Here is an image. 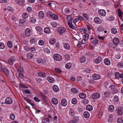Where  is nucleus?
Wrapping results in <instances>:
<instances>
[{"label":"nucleus","instance_id":"1","mask_svg":"<svg viewBox=\"0 0 123 123\" xmlns=\"http://www.w3.org/2000/svg\"><path fill=\"white\" fill-rule=\"evenodd\" d=\"M17 59V57L15 56H13L9 58L8 60L9 63L10 65H12L14 61H15Z\"/></svg>","mask_w":123,"mask_h":123},{"label":"nucleus","instance_id":"2","mask_svg":"<svg viewBox=\"0 0 123 123\" xmlns=\"http://www.w3.org/2000/svg\"><path fill=\"white\" fill-rule=\"evenodd\" d=\"M53 57L55 60L57 61H60L62 60V56L58 54H55L54 55Z\"/></svg>","mask_w":123,"mask_h":123},{"label":"nucleus","instance_id":"3","mask_svg":"<svg viewBox=\"0 0 123 123\" xmlns=\"http://www.w3.org/2000/svg\"><path fill=\"white\" fill-rule=\"evenodd\" d=\"M73 23H74V20L73 18H72V19L68 22V24L69 27L71 29H74V28L73 24Z\"/></svg>","mask_w":123,"mask_h":123},{"label":"nucleus","instance_id":"4","mask_svg":"<svg viewBox=\"0 0 123 123\" xmlns=\"http://www.w3.org/2000/svg\"><path fill=\"white\" fill-rule=\"evenodd\" d=\"M94 21L96 23L98 24H100L102 23V21L99 17H95L94 19Z\"/></svg>","mask_w":123,"mask_h":123},{"label":"nucleus","instance_id":"5","mask_svg":"<svg viewBox=\"0 0 123 123\" xmlns=\"http://www.w3.org/2000/svg\"><path fill=\"white\" fill-rule=\"evenodd\" d=\"M66 28L62 27H60L58 29V32L61 35H62V33L65 32L66 31Z\"/></svg>","mask_w":123,"mask_h":123},{"label":"nucleus","instance_id":"6","mask_svg":"<svg viewBox=\"0 0 123 123\" xmlns=\"http://www.w3.org/2000/svg\"><path fill=\"white\" fill-rule=\"evenodd\" d=\"M100 96V94L99 93H95L92 94V98L94 99L99 98Z\"/></svg>","mask_w":123,"mask_h":123},{"label":"nucleus","instance_id":"7","mask_svg":"<svg viewBox=\"0 0 123 123\" xmlns=\"http://www.w3.org/2000/svg\"><path fill=\"white\" fill-rule=\"evenodd\" d=\"M113 43L114 45H118L119 43V40L117 38H114L113 39Z\"/></svg>","mask_w":123,"mask_h":123},{"label":"nucleus","instance_id":"8","mask_svg":"<svg viewBox=\"0 0 123 123\" xmlns=\"http://www.w3.org/2000/svg\"><path fill=\"white\" fill-rule=\"evenodd\" d=\"M98 12L100 15L102 16H104L106 14V12L104 10H99Z\"/></svg>","mask_w":123,"mask_h":123},{"label":"nucleus","instance_id":"9","mask_svg":"<svg viewBox=\"0 0 123 123\" xmlns=\"http://www.w3.org/2000/svg\"><path fill=\"white\" fill-rule=\"evenodd\" d=\"M92 39L93 40L92 41V43L93 44L95 45L98 43V41L97 39L94 38H91L90 39V40H92Z\"/></svg>","mask_w":123,"mask_h":123},{"label":"nucleus","instance_id":"10","mask_svg":"<svg viewBox=\"0 0 123 123\" xmlns=\"http://www.w3.org/2000/svg\"><path fill=\"white\" fill-rule=\"evenodd\" d=\"M92 77L93 79L95 80H98L101 78V76L99 75L96 74H93Z\"/></svg>","mask_w":123,"mask_h":123},{"label":"nucleus","instance_id":"11","mask_svg":"<svg viewBox=\"0 0 123 123\" xmlns=\"http://www.w3.org/2000/svg\"><path fill=\"white\" fill-rule=\"evenodd\" d=\"M5 102L7 104H11L12 102V100L10 98H7L5 100Z\"/></svg>","mask_w":123,"mask_h":123},{"label":"nucleus","instance_id":"12","mask_svg":"<svg viewBox=\"0 0 123 123\" xmlns=\"http://www.w3.org/2000/svg\"><path fill=\"white\" fill-rule=\"evenodd\" d=\"M123 107L122 106L118 107L117 111V113L118 115H121L122 114V110Z\"/></svg>","mask_w":123,"mask_h":123},{"label":"nucleus","instance_id":"13","mask_svg":"<svg viewBox=\"0 0 123 123\" xmlns=\"http://www.w3.org/2000/svg\"><path fill=\"white\" fill-rule=\"evenodd\" d=\"M30 31L29 28H27L25 31V35L27 37H29L30 35Z\"/></svg>","mask_w":123,"mask_h":123},{"label":"nucleus","instance_id":"14","mask_svg":"<svg viewBox=\"0 0 123 123\" xmlns=\"http://www.w3.org/2000/svg\"><path fill=\"white\" fill-rule=\"evenodd\" d=\"M111 95L110 92L109 91H106L104 93V95L105 97L107 98L109 97Z\"/></svg>","mask_w":123,"mask_h":123},{"label":"nucleus","instance_id":"15","mask_svg":"<svg viewBox=\"0 0 123 123\" xmlns=\"http://www.w3.org/2000/svg\"><path fill=\"white\" fill-rule=\"evenodd\" d=\"M53 104L56 105L58 103V100L57 99L55 98H53L51 100Z\"/></svg>","mask_w":123,"mask_h":123},{"label":"nucleus","instance_id":"16","mask_svg":"<svg viewBox=\"0 0 123 123\" xmlns=\"http://www.w3.org/2000/svg\"><path fill=\"white\" fill-rule=\"evenodd\" d=\"M67 101L65 99L63 98L62 99L61 101V104L63 106H66L67 105Z\"/></svg>","mask_w":123,"mask_h":123},{"label":"nucleus","instance_id":"17","mask_svg":"<svg viewBox=\"0 0 123 123\" xmlns=\"http://www.w3.org/2000/svg\"><path fill=\"white\" fill-rule=\"evenodd\" d=\"M69 114L71 116H73L75 112L74 110L72 108H71L70 109L69 111Z\"/></svg>","mask_w":123,"mask_h":123},{"label":"nucleus","instance_id":"18","mask_svg":"<svg viewBox=\"0 0 123 123\" xmlns=\"http://www.w3.org/2000/svg\"><path fill=\"white\" fill-rule=\"evenodd\" d=\"M2 71L6 75H8L9 74V71L8 70L6 67H4L3 69H2Z\"/></svg>","mask_w":123,"mask_h":123},{"label":"nucleus","instance_id":"19","mask_svg":"<svg viewBox=\"0 0 123 123\" xmlns=\"http://www.w3.org/2000/svg\"><path fill=\"white\" fill-rule=\"evenodd\" d=\"M52 88L54 91L55 92H57L59 91V88L56 85H54L53 86Z\"/></svg>","mask_w":123,"mask_h":123},{"label":"nucleus","instance_id":"20","mask_svg":"<svg viewBox=\"0 0 123 123\" xmlns=\"http://www.w3.org/2000/svg\"><path fill=\"white\" fill-rule=\"evenodd\" d=\"M44 31L46 33L48 34L50 32V30L49 27H46L44 29Z\"/></svg>","mask_w":123,"mask_h":123},{"label":"nucleus","instance_id":"21","mask_svg":"<svg viewBox=\"0 0 123 123\" xmlns=\"http://www.w3.org/2000/svg\"><path fill=\"white\" fill-rule=\"evenodd\" d=\"M64 47L67 50H69L70 48L69 44L68 43H66L64 44Z\"/></svg>","mask_w":123,"mask_h":123},{"label":"nucleus","instance_id":"22","mask_svg":"<svg viewBox=\"0 0 123 123\" xmlns=\"http://www.w3.org/2000/svg\"><path fill=\"white\" fill-rule=\"evenodd\" d=\"M40 96H41L42 100L44 102H45L47 99L46 96L43 94H41Z\"/></svg>","mask_w":123,"mask_h":123},{"label":"nucleus","instance_id":"23","mask_svg":"<svg viewBox=\"0 0 123 123\" xmlns=\"http://www.w3.org/2000/svg\"><path fill=\"white\" fill-rule=\"evenodd\" d=\"M34 56V55L31 53L28 54L26 56L27 58L29 59H32Z\"/></svg>","mask_w":123,"mask_h":123},{"label":"nucleus","instance_id":"24","mask_svg":"<svg viewBox=\"0 0 123 123\" xmlns=\"http://www.w3.org/2000/svg\"><path fill=\"white\" fill-rule=\"evenodd\" d=\"M83 115L84 117L86 118H87L89 117L90 115L89 113L87 111H85L83 114Z\"/></svg>","mask_w":123,"mask_h":123},{"label":"nucleus","instance_id":"25","mask_svg":"<svg viewBox=\"0 0 123 123\" xmlns=\"http://www.w3.org/2000/svg\"><path fill=\"white\" fill-rule=\"evenodd\" d=\"M104 62L106 65H109L110 64V60L107 58H106L104 59Z\"/></svg>","mask_w":123,"mask_h":123},{"label":"nucleus","instance_id":"26","mask_svg":"<svg viewBox=\"0 0 123 123\" xmlns=\"http://www.w3.org/2000/svg\"><path fill=\"white\" fill-rule=\"evenodd\" d=\"M39 17L40 18H43L44 17L43 12L42 11H40L38 13Z\"/></svg>","mask_w":123,"mask_h":123},{"label":"nucleus","instance_id":"27","mask_svg":"<svg viewBox=\"0 0 123 123\" xmlns=\"http://www.w3.org/2000/svg\"><path fill=\"white\" fill-rule=\"evenodd\" d=\"M102 60V58L101 57H98L95 60V62L96 63H99Z\"/></svg>","mask_w":123,"mask_h":123},{"label":"nucleus","instance_id":"28","mask_svg":"<svg viewBox=\"0 0 123 123\" xmlns=\"http://www.w3.org/2000/svg\"><path fill=\"white\" fill-rule=\"evenodd\" d=\"M38 76L43 77H45L46 76V74L43 72L38 73Z\"/></svg>","mask_w":123,"mask_h":123},{"label":"nucleus","instance_id":"29","mask_svg":"<svg viewBox=\"0 0 123 123\" xmlns=\"http://www.w3.org/2000/svg\"><path fill=\"white\" fill-rule=\"evenodd\" d=\"M47 80L50 83L53 82L54 81V79L51 77H48L47 78Z\"/></svg>","mask_w":123,"mask_h":123},{"label":"nucleus","instance_id":"30","mask_svg":"<svg viewBox=\"0 0 123 123\" xmlns=\"http://www.w3.org/2000/svg\"><path fill=\"white\" fill-rule=\"evenodd\" d=\"M72 66V64L71 63H67L65 65L66 68L67 69L70 68Z\"/></svg>","mask_w":123,"mask_h":123},{"label":"nucleus","instance_id":"31","mask_svg":"<svg viewBox=\"0 0 123 123\" xmlns=\"http://www.w3.org/2000/svg\"><path fill=\"white\" fill-rule=\"evenodd\" d=\"M79 96L80 98H84L86 97V95L85 93H81L79 94Z\"/></svg>","mask_w":123,"mask_h":123},{"label":"nucleus","instance_id":"32","mask_svg":"<svg viewBox=\"0 0 123 123\" xmlns=\"http://www.w3.org/2000/svg\"><path fill=\"white\" fill-rule=\"evenodd\" d=\"M109 111L111 112L114 111V106L113 105H110L108 107V108Z\"/></svg>","mask_w":123,"mask_h":123},{"label":"nucleus","instance_id":"33","mask_svg":"<svg viewBox=\"0 0 123 123\" xmlns=\"http://www.w3.org/2000/svg\"><path fill=\"white\" fill-rule=\"evenodd\" d=\"M71 91L72 92L74 93H76L78 92V90L74 88H72L71 89Z\"/></svg>","mask_w":123,"mask_h":123},{"label":"nucleus","instance_id":"34","mask_svg":"<svg viewBox=\"0 0 123 123\" xmlns=\"http://www.w3.org/2000/svg\"><path fill=\"white\" fill-rule=\"evenodd\" d=\"M92 107L91 105H88L86 106V109L88 110L91 111L92 110Z\"/></svg>","mask_w":123,"mask_h":123},{"label":"nucleus","instance_id":"35","mask_svg":"<svg viewBox=\"0 0 123 123\" xmlns=\"http://www.w3.org/2000/svg\"><path fill=\"white\" fill-rule=\"evenodd\" d=\"M17 70L18 72L20 73H23V68L20 66H19L18 67Z\"/></svg>","mask_w":123,"mask_h":123},{"label":"nucleus","instance_id":"36","mask_svg":"<svg viewBox=\"0 0 123 123\" xmlns=\"http://www.w3.org/2000/svg\"><path fill=\"white\" fill-rule=\"evenodd\" d=\"M52 18L54 20H57L58 18V16L55 14H53L51 16Z\"/></svg>","mask_w":123,"mask_h":123},{"label":"nucleus","instance_id":"37","mask_svg":"<svg viewBox=\"0 0 123 123\" xmlns=\"http://www.w3.org/2000/svg\"><path fill=\"white\" fill-rule=\"evenodd\" d=\"M56 42V40L53 38L51 39L49 41V42L51 44H54Z\"/></svg>","mask_w":123,"mask_h":123},{"label":"nucleus","instance_id":"38","mask_svg":"<svg viewBox=\"0 0 123 123\" xmlns=\"http://www.w3.org/2000/svg\"><path fill=\"white\" fill-rule=\"evenodd\" d=\"M86 58L84 56H82L80 59V60L81 63H83L86 61Z\"/></svg>","mask_w":123,"mask_h":123},{"label":"nucleus","instance_id":"39","mask_svg":"<svg viewBox=\"0 0 123 123\" xmlns=\"http://www.w3.org/2000/svg\"><path fill=\"white\" fill-rule=\"evenodd\" d=\"M71 102L72 104H75L77 102V100L76 98H74L72 100Z\"/></svg>","mask_w":123,"mask_h":123},{"label":"nucleus","instance_id":"40","mask_svg":"<svg viewBox=\"0 0 123 123\" xmlns=\"http://www.w3.org/2000/svg\"><path fill=\"white\" fill-rule=\"evenodd\" d=\"M22 16L23 18L25 19L27 18L28 16V14L27 13H23Z\"/></svg>","mask_w":123,"mask_h":123},{"label":"nucleus","instance_id":"41","mask_svg":"<svg viewBox=\"0 0 123 123\" xmlns=\"http://www.w3.org/2000/svg\"><path fill=\"white\" fill-rule=\"evenodd\" d=\"M83 16L86 20H87L89 19V17L87 15L86 13H84Z\"/></svg>","mask_w":123,"mask_h":123},{"label":"nucleus","instance_id":"42","mask_svg":"<svg viewBox=\"0 0 123 123\" xmlns=\"http://www.w3.org/2000/svg\"><path fill=\"white\" fill-rule=\"evenodd\" d=\"M118 97L117 96H115L113 99V101L114 102H116L118 101Z\"/></svg>","mask_w":123,"mask_h":123},{"label":"nucleus","instance_id":"43","mask_svg":"<svg viewBox=\"0 0 123 123\" xmlns=\"http://www.w3.org/2000/svg\"><path fill=\"white\" fill-rule=\"evenodd\" d=\"M118 13L119 16V17H121L123 14V12L120 9H118Z\"/></svg>","mask_w":123,"mask_h":123},{"label":"nucleus","instance_id":"44","mask_svg":"<svg viewBox=\"0 0 123 123\" xmlns=\"http://www.w3.org/2000/svg\"><path fill=\"white\" fill-rule=\"evenodd\" d=\"M38 43L41 45H43L44 44V42L42 40H40L39 41Z\"/></svg>","mask_w":123,"mask_h":123},{"label":"nucleus","instance_id":"45","mask_svg":"<svg viewBox=\"0 0 123 123\" xmlns=\"http://www.w3.org/2000/svg\"><path fill=\"white\" fill-rule=\"evenodd\" d=\"M7 44L9 48H11L12 47V43L10 41H9L8 42Z\"/></svg>","mask_w":123,"mask_h":123},{"label":"nucleus","instance_id":"46","mask_svg":"<svg viewBox=\"0 0 123 123\" xmlns=\"http://www.w3.org/2000/svg\"><path fill=\"white\" fill-rule=\"evenodd\" d=\"M117 123H123L122 119L121 117H119L117 119Z\"/></svg>","mask_w":123,"mask_h":123},{"label":"nucleus","instance_id":"47","mask_svg":"<svg viewBox=\"0 0 123 123\" xmlns=\"http://www.w3.org/2000/svg\"><path fill=\"white\" fill-rule=\"evenodd\" d=\"M117 66L119 68L123 67V63L121 62L118 63L117 64Z\"/></svg>","mask_w":123,"mask_h":123},{"label":"nucleus","instance_id":"48","mask_svg":"<svg viewBox=\"0 0 123 123\" xmlns=\"http://www.w3.org/2000/svg\"><path fill=\"white\" fill-rule=\"evenodd\" d=\"M44 50L45 53H49L50 52V50L49 49L47 48H44Z\"/></svg>","mask_w":123,"mask_h":123},{"label":"nucleus","instance_id":"49","mask_svg":"<svg viewBox=\"0 0 123 123\" xmlns=\"http://www.w3.org/2000/svg\"><path fill=\"white\" fill-rule=\"evenodd\" d=\"M36 21V19L34 18L31 17V20L30 22L31 23H34Z\"/></svg>","mask_w":123,"mask_h":123},{"label":"nucleus","instance_id":"50","mask_svg":"<svg viewBox=\"0 0 123 123\" xmlns=\"http://www.w3.org/2000/svg\"><path fill=\"white\" fill-rule=\"evenodd\" d=\"M30 51H31V52H35L36 51V47H31L30 48Z\"/></svg>","mask_w":123,"mask_h":123},{"label":"nucleus","instance_id":"51","mask_svg":"<svg viewBox=\"0 0 123 123\" xmlns=\"http://www.w3.org/2000/svg\"><path fill=\"white\" fill-rule=\"evenodd\" d=\"M111 33L113 34H115L117 32V30L116 28H113L111 30Z\"/></svg>","mask_w":123,"mask_h":123},{"label":"nucleus","instance_id":"52","mask_svg":"<svg viewBox=\"0 0 123 123\" xmlns=\"http://www.w3.org/2000/svg\"><path fill=\"white\" fill-rule=\"evenodd\" d=\"M5 47L4 44L0 42V49H3Z\"/></svg>","mask_w":123,"mask_h":123},{"label":"nucleus","instance_id":"53","mask_svg":"<svg viewBox=\"0 0 123 123\" xmlns=\"http://www.w3.org/2000/svg\"><path fill=\"white\" fill-rule=\"evenodd\" d=\"M36 30L37 31H42V29L39 26H37L35 27Z\"/></svg>","mask_w":123,"mask_h":123},{"label":"nucleus","instance_id":"54","mask_svg":"<svg viewBox=\"0 0 123 123\" xmlns=\"http://www.w3.org/2000/svg\"><path fill=\"white\" fill-rule=\"evenodd\" d=\"M30 48L27 46H26L24 47L25 50L27 51H30Z\"/></svg>","mask_w":123,"mask_h":123},{"label":"nucleus","instance_id":"55","mask_svg":"<svg viewBox=\"0 0 123 123\" xmlns=\"http://www.w3.org/2000/svg\"><path fill=\"white\" fill-rule=\"evenodd\" d=\"M98 31H103L104 30L102 26H99L98 29Z\"/></svg>","mask_w":123,"mask_h":123},{"label":"nucleus","instance_id":"56","mask_svg":"<svg viewBox=\"0 0 123 123\" xmlns=\"http://www.w3.org/2000/svg\"><path fill=\"white\" fill-rule=\"evenodd\" d=\"M37 62L39 63H41L43 62V60L40 58H38L37 59Z\"/></svg>","mask_w":123,"mask_h":123},{"label":"nucleus","instance_id":"57","mask_svg":"<svg viewBox=\"0 0 123 123\" xmlns=\"http://www.w3.org/2000/svg\"><path fill=\"white\" fill-rule=\"evenodd\" d=\"M116 78L117 79H118L119 77L120 74L118 72L115 73V74Z\"/></svg>","mask_w":123,"mask_h":123},{"label":"nucleus","instance_id":"58","mask_svg":"<svg viewBox=\"0 0 123 123\" xmlns=\"http://www.w3.org/2000/svg\"><path fill=\"white\" fill-rule=\"evenodd\" d=\"M89 101L86 99H84L83 100V102L84 104L86 105L88 103Z\"/></svg>","mask_w":123,"mask_h":123},{"label":"nucleus","instance_id":"59","mask_svg":"<svg viewBox=\"0 0 123 123\" xmlns=\"http://www.w3.org/2000/svg\"><path fill=\"white\" fill-rule=\"evenodd\" d=\"M24 99L26 101L29 103H30L31 100L29 99L27 97H24Z\"/></svg>","mask_w":123,"mask_h":123},{"label":"nucleus","instance_id":"60","mask_svg":"<svg viewBox=\"0 0 123 123\" xmlns=\"http://www.w3.org/2000/svg\"><path fill=\"white\" fill-rule=\"evenodd\" d=\"M20 86L22 88H28L27 86L23 84H22L20 83Z\"/></svg>","mask_w":123,"mask_h":123},{"label":"nucleus","instance_id":"61","mask_svg":"<svg viewBox=\"0 0 123 123\" xmlns=\"http://www.w3.org/2000/svg\"><path fill=\"white\" fill-rule=\"evenodd\" d=\"M15 116L13 114H11L10 115V118L12 120H13L15 118Z\"/></svg>","mask_w":123,"mask_h":123},{"label":"nucleus","instance_id":"62","mask_svg":"<svg viewBox=\"0 0 123 123\" xmlns=\"http://www.w3.org/2000/svg\"><path fill=\"white\" fill-rule=\"evenodd\" d=\"M34 99V100L37 102H39L40 101V99L37 97H35Z\"/></svg>","mask_w":123,"mask_h":123},{"label":"nucleus","instance_id":"63","mask_svg":"<svg viewBox=\"0 0 123 123\" xmlns=\"http://www.w3.org/2000/svg\"><path fill=\"white\" fill-rule=\"evenodd\" d=\"M113 120V118L112 117H110L108 119V121L109 122H111Z\"/></svg>","mask_w":123,"mask_h":123},{"label":"nucleus","instance_id":"64","mask_svg":"<svg viewBox=\"0 0 123 123\" xmlns=\"http://www.w3.org/2000/svg\"><path fill=\"white\" fill-rule=\"evenodd\" d=\"M114 17L112 16H111L109 17V19L110 21H113L114 19Z\"/></svg>","mask_w":123,"mask_h":123}]
</instances>
